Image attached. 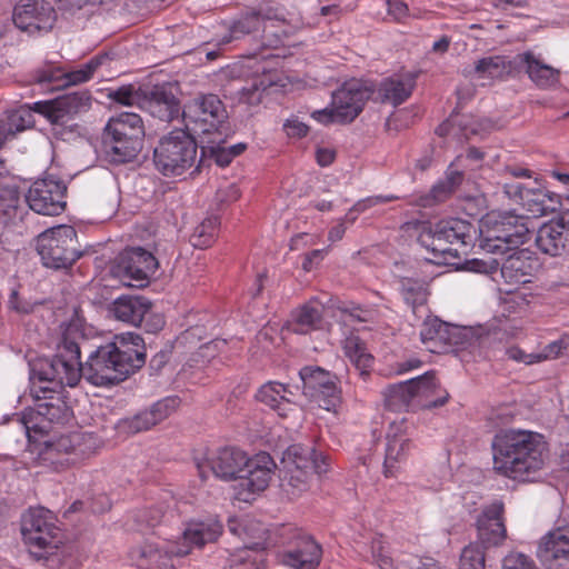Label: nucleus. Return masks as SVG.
Here are the masks:
<instances>
[{
    "label": "nucleus",
    "instance_id": "f257e3e1",
    "mask_svg": "<svg viewBox=\"0 0 569 569\" xmlns=\"http://www.w3.org/2000/svg\"><path fill=\"white\" fill-rule=\"evenodd\" d=\"M142 338L133 332L117 335L113 341L98 347L84 366L78 342L64 336L57 355L43 359L34 373L40 380L74 387L81 377L97 387L118 383L141 368L146 361Z\"/></svg>",
    "mask_w": 569,
    "mask_h": 569
},
{
    "label": "nucleus",
    "instance_id": "f03ea898",
    "mask_svg": "<svg viewBox=\"0 0 569 569\" xmlns=\"http://www.w3.org/2000/svg\"><path fill=\"white\" fill-rule=\"evenodd\" d=\"M492 459L498 475L518 482H532L546 467L548 447L540 433L512 429L493 438Z\"/></svg>",
    "mask_w": 569,
    "mask_h": 569
},
{
    "label": "nucleus",
    "instance_id": "7ed1b4c3",
    "mask_svg": "<svg viewBox=\"0 0 569 569\" xmlns=\"http://www.w3.org/2000/svg\"><path fill=\"white\" fill-rule=\"evenodd\" d=\"M221 532L222 526L216 519L193 520L187 523L181 541L162 545L146 542L131 551V558L144 569H177L181 558L189 555L193 547L201 548L214 542Z\"/></svg>",
    "mask_w": 569,
    "mask_h": 569
},
{
    "label": "nucleus",
    "instance_id": "20e7f679",
    "mask_svg": "<svg viewBox=\"0 0 569 569\" xmlns=\"http://www.w3.org/2000/svg\"><path fill=\"white\" fill-rule=\"evenodd\" d=\"M39 360L32 367V379H38L39 387L33 385L32 392L37 400L33 408L26 409L21 417L17 419V422L24 430L26 436L31 439V431L37 433H47L49 431L50 423H62L68 420L70 411L67 403L58 396L54 390L56 386L62 387L58 382H49L40 380L34 373V369L40 368Z\"/></svg>",
    "mask_w": 569,
    "mask_h": 569
},
{
    "label": "nucleus",
    "instance_id": "39448f33",
    "mask_svg": "<svg viewBox=\"0 0 569 569\" xmlns=\"http://www.w3.org/2000/svg\"><path fill=\"white\" fill-rule=\"evenodd\" d=\"M144 127L136 112H122L109 119L102 134L106 154L113 162L133 159L141 149Z\"/></svg>",
    "mask_w": 569,
    "mask_h": 569
},
{
    "label": "nucleus",
    "instance_id": "423d86ee",
    "mask_svg": "<svg viewBox=\"0 0 569 569\" xmlns=\"http://www.w3.org/2000/svg\"><path fill=\"white\" fill-rule=\"evenodd\" d=\"M372 92L367 81L350 79L332 93L329 107L313 111L311 117L322 124L350 123L361 113Z\"/></svg>",
    "mask_w": 569,
    "mask_h": 569
},
{
    "label": "nucleus",
    "instance_id": "0eeeda50",
    "mask_svg": "<svg viewBox=\"0 0 569 569\" xmlns=\"http://www.w3.org/2000/svg\"><path fill=\"white\" fill-rule=\"evenodd\" d=\"M197 160V143L183 129L164 134L153 150V162L159 172L167 177L181 176Z\"/></svg>",
    "mask_w": 569,
    "mask_h": 569
},
{
    "label": "nucleus",
    "instance_id": "6e6552de",
    "mask_svg": "<svg viewBox=\"0 0 569 569\" xmlns=\"http://www.w3.org/2000/svg\"><path fill=\"white\" fill-rule=\"evenodd\" d=\"M472 226L462 219L441 220L420 231L419 242L445 261L459 257V249L472 240Z\"/></svg>",
    "mask_w": 569,
    "mask_h": 569
},
{
    "label": "nucleus",
    "instance_id": "1a4fd4ad",
    "mask_svg": "<svg viewBox=\"0 0 569 569\" xmlns=\"http://www.w3.org/2000/svg\"><path fill=\"white\" fill-rule=\"evenodd\" d=\"M21 533L32 556L44 558L62 543L53 513L44 508H30L22 517Z\"/></svg>",
    "mask_w": 569,
    "mask_h": 569
},
{
    "label": "nucleus",
    "instance_id": "9d476101",
    "mask_svg": "<svg viewBox=\"0 0 569 569\" xmlns=\"http://www.w3.org/2000/svg\"><path fill=\"white\" fill-rule=\"evenodd\" d=\"M228 529L243 541V547L230 555L226 569H261L266 540L262 526L248 517H231Z\"/></svg>",
    "mask_w": 569,
    "mask_h": 569
},
{
    "label": "nucleus",
    "instance_id": "9b49d317",
    "mask_svg": "<svg viewBox=\"0 0 569 569\" xmlns=\"http://www.w3.org/2000/svg\"><path fill=\"white\" fill-rule=\"evenodd\" d=\"M480 247L489 253L506 254L523 242L528 228L518 217L490 213L480 223Z\"/></svg>",
    "mask_w": 569,
    "mask_h": 569
},
{
    "label": "nucleus",
    "instance_id": "f8f14e48",
    "mask_svg": "<svg viewBox=\"0 0 569 569\" xmlns=\"http://www.w3.org/2000/svg\"><path fill=\"white\" fill-rule=\"evenodd\" d=\"M37 248L48 268H68L80 257L77 232L71 226L61 224L42 232Z\"/></svg>",
    "mask_w": 569,
    "mask_h": 569
},
{
    "label": "nucleus",
    "instance_id": "ddd939ff",
    "mask_svg": "<svg viewBox=\"0 0 569 569\" xmlns=\"http://www.w3.org/2000/svg\"><path fill=\"white\" fill-rule=\"evenodd\" d=\"M420 340L426 350L445 353L471 347L476 339L470 329L443 322L437 317H428L421 326Z\"/></svg>",
    "mask_w": 569,
    "mask_h": 569
},
{
    "label": "nucleus",
    "instance_id": "4468645a",
    "mask_svg": "<svg viewBox=\"0 0 569 569\" xmlns=\"http://www.w3.org/2000/svg\"><path fill=\"white\" fill-rule=\"evenodd\" d=\"M274 469L273 459L266 452L248 458V463L233 485L234 499L248 503L254 501L268 488Z\"/></svg>",
    "mask_w": 569,
    "mask_h": 569
},
{
    "label": "nucleus",
    "instance_id": "2eb2a0df",
    "mask_svg": "<svg viewBox=\"0 0 569 569\" xmlns=\"http://www.w3.org/2000/svg\"><path fill=\"white\" fill-rule=\"evenodd\" d=\"M158 269L153 254L141 247L130 248L119 254L111 267V274L127 287H143Z\"/></svg>",
    "mask_w": 569,
    "mask_h": 569
},
{
    "label": "nucleus",
    "instance_id": "dca6fc26",
    "mask_svg": "<svg viewBox=\"0 0 569 569\" xmlns=\"http://www.w3.org/2000/svg\"><path fill=\"white\" fill-rule=\"evenodd\" d=\"M303 393L320 408L337 412L341 405V392L336 378L319 367H305L299 371Z\"/></svg>",
    "mask_w": 569,
    "mask_h": 569
},
{
    "label": "nucleus",
    "instance_id": "f3484780",
    "mask_svg": "<svg viewBox=\"0 0 569 569\" xmlns=\"http://www.w3.org/2000/svg\"><path fill=\"white\" fill-rule=\"evenodd\" d=\"M182 114L188 130L198 134L217 131L227 117L222 102L214 94L193 99Z\"/></svg>",
    "mask_w": 569,
    "mask_h": 569
},
{
    "label": "nucleus",
    "instance_id": "a211bd4d",
    "mask_svg": "<svg viewBox=\"0 0 569 569\" xmlns=\"http://www.w3.org/2000/svg\"><path fill=\"white\" fill-rule=\"evenodd\" d=\"M67 187L52 176L36 180L26 193V202L38 214L58 216L66 208Z\"/></svg>",
    "mask_w": 569,
    "mask_h": 569
},
{
    "label": "nucleus",
    "instance_id": "6ab92c4d",
    "mask_svg": "<svg viewBox=\"0 0 569 569\" xmlns=\"http://www.w3.org/2000/svg\"><path fill=\"white\" fill-rule=\"evenodd\" d=\"M505 192L518 201L533 217L556 212L561 207V197L536 181L532 187L522 183H507Z\"/></svg>",
    "mask_w": 569,
    "mask_h": 569
},
{
    "label": "nucleus",
    "instance_id": "aec40b11",
    "mask_svg": "<svg viewBox=\"0 0 569 569\" xmlns=\"http://www.w3.org/2000/svg\"><path fill=\"white\" fill-rule=\"evenodd\" d=\"M248 463V456L237 448H222L209 457L197 459L196 466L202 480L210 475L224 481H237L239 475Z\"/></svg>",
    "mask_w": 569,
    "mask_h": 569
},
{
    "label": "nucleus",
    "instance_id": "412c9836",
    "mask_svg": "<svg viewBox=\"0 0 569 569\" xmlns=\"http://www.w3.org/2000/svg\"><path fill=\"white\" fill-rule=\"evenodd\" d=\"M310 448L301 445L290 446L282 459L286 476L283 487L292 496H297L309 488L310 473Z\"/></svg>",
    "mask_w": 569,
    "mask_h": 569
},
{
    "label": "nucleus",
    "instance_id": "4be33fe9",
    "mask_svg": "<svg viewBox=\"0 0 569 569\" xmlns=\"http://www.w3.org/2000/svg\"><path fill=\"white\" fill-rule=\"evenodd\" d=\"M56 20L53 7L44 0H21L13 9L12 21L21 31H48Z\"/></svg>",
    "mask_w": 569,
    "mask_h": 569
},
{
    "label": "nucleus",
    "instance_id": "5701e85b",
    "mask_svg": "<svg viewBox=\"0 0 569 569\" xmlns=\"http://www.w3.org/2000/svg\"><path fill=\"white\" fill-rule=\"evenodd\" d=\"M90 107L91 97L87 91L72 92L51 101L34 103V110L56 124H63L72 117L86 112Z\"/></svg>",
    "mask_w": 569,
    "mask_h": 569
},
{
    "label": "nucleus",
    "instance_id": "b1692460",
    "mask_svg": "<svg viewBox=\"0 0 569 569\" xmlns=\"http://www.w3.org/2000/svg\"><path fill=\"white\" fill-rule=\"evenodd\" d=\"M412 448L413 445L406 433L405 423L402 421L390 423L386 436L383 461V472L387 477L396 476L407 462Z\"/></svg>",
    "mask_w": 569,
    "mask_h": 569
},
{
    "label": "nucleus",
    "instance_id": "393cba45",
    "mask_svg": "<svg viewBox=\"0 0 569 569\" xmlns=\"http://www.w3.org/2000/svg\"><path fill=\"white\" fill-rule=\"evenodd\" d=\"M104 60H107V56H96L84 64L70 71L49 67L38 73L37 81L39 83L52 84L56 89L81 84L92 78Z\"/></svg>",
    "mask_w": 569,
    "mask_h": 569
},
{
    "label": "nucleus",
    "instance_id": "a878e982",
    "mask_svg": "<svg viewBox=\"0 0 569 569\" xmlns=\"http://www.w3.org/2000/svg\"><path fill=\"white\" fill-rule=\"evenodd\" d=\"M179 405L180 400L178 397L163 398L153 403L149 409L142 410L131 418L121 420L120 428L131 433L149 430L167 419L176 411Z\"/></svg>",
    "mask_w": 569,
    "mask_h": 569
},
{
    "label": "nucleus",
    "instance_id": "bb28decb",
    "mask_svg": "<svg viewBox=\"0 0 569 569\" xmlns=\"http://www.w3.org/2000/svg\"><path fill=\"white\" fill-rule=\"evenodd\" d=\"M539 268V260L533 252L528 249H519L505 258L500 272L507 283L520 284L530 282Z\"/></svg>",
    "mask_w": 569,
    "mask_h": 569
},
{
    "label": "nucleus",
    "instance_id": "cd10ccee",
    "mask_svg": "<svg viewBox=\"0 0 569 569\" xmlns=\"http://www.w3.org/2000/svg\"><path fill=\"white\" fill-rule=\"evenodd\" d=\"M515 66L522 70L540 89H550L558 84L560 70L545 62L540 54L526 51L515 57Z\"/></svg>",
    "mask_w": 569,
    "mask_h": 569
},
{
    "label": "nucleus",
    "instance_id": "c85d7f7f",
    "mask_svg": "<svg viewBox=\"0 0 569 569\" xmlns=\"http://www.w3.org/2000/svg\"><path fill=\"white\" fill-rule=\"evenodd\" d=\"M537 556L547 569H560L569 557V528H558L546 535Z\"/></svg>",
    "mask_w": 569,
    "mask_h": 569
},
{
    "label": "nucleus",
    "instance_id": "c756f323",
    "mask_svg": "<svg viewBox=\"0 0 569 569\" xmlns=\"http://www.w3.org/2000/svg\"><path fill=\"white\" fill-rule=\"evenodd\" d=\"M141 110L162 121H171L178 117L180 107L171 90L164 86H156L150 91H144Z\"/></svg>",
    "mask_w": 569,
    "mask_h": 569
},
{
    "label": "nucleus",
    "instance_id": "7c9ffc66",
    "mask_svg": "<svg viewBox=\"0 0 569 569\" xmlns=\"http://www.w3.org/2000/svg\"><path fill=\"white\" fill-rule=\"evenodd\" d=\"M321 556V547L312 538L301 537L293 548L281 555V561L292 569H316Z\"/></svg>",
    "mask_w": 569,
    "mask_h": 569
},
{
    "label": "nucleus",
    "instance_id": "2f4dec72",
    "mask_svg": "<svg viewBox=\"0 0 569 569\" xmlns=\"http://www.w3.org/2000/svg\"><path fill=\"white\" fill-rule=\"evenodd\" d=\"M503 503L495 500L485 509L478 519L479 537L487 543L499 545L506 538L503 523Z\"/></svg>",
    "mask_w": 569,
    "mask_h": 569
},
{
    "label": "nucleus",
    "instance_id": "473e14b6",
    "mask_svg": "<svg viewBox=\"0 0 569 569\" xmlns=\"http://www.w3.org/2000/svg\"><path fill=\"white\" fill-rule=\"evenodd\" d=\"M150 309L151 302L147 298L122 296L112 302L110 311L117 320L138 327L150 312Z\"/></svg>",
    "mask_w": 569,
    "mask_h": 569
},
{
    "label": "nucleus",
    "instance_id": "72a5a7b5",
    "mask_svg": "<svg viewBox=\"0 0 569 569\" xmlns=\"http://www.w3.org/2000/svg\"><path fill=\"white\" fill-rule=\"evenodd\" d=\"M565 219L559 218L543 223L537 231L536 244L543 253L550 257H559L566 248Z\"/></svg>",
    "mask_w": 569,
    "mask_h": 569
},
{
    "label": "nucleus",
    "instance_id": "f704fd0d",
    "mask_svg": "<svg viewBox=\"0 0 569 569\" xmlns=\"http://www.w3.org/2000/svg\"><path fill=\"white\" fill-rule=\"evenodd\" d=\"M293 393L282 383L269 381L262 385L256 393L261 403L274 410L280 417H288L295 410L291 397Z\"/></svg>",
    "mask_w": 569,
    "mask_h": 569
},
{
    "label": "nucleus",
    "instance_id": "c9c22d12",
    "mask_svg": "<svg viewBox=\"0 0 569 569\" xmlns=\"http://www.w3.org/2000/svg\"><path fill=\"white\" fill-rule=\"evenodd\" d=\"M415 86L416 74L412 72L390 77L382 80L379 84L378 96L382 102H388L397 107L411 96Z\"/></svg>",
    "mask_w": 569,
    "mask_h": 569
},
{
    "label": "nucleus",
    "instance_id": "e433bc0d",
    "mask_svg": "<svg viewBox=\"0 0 569 569\" xmlns=\"http://www.w3.org/2000/svg\"><path fill=\"white\" fill-rule=\"evenodd\" d=\"M516 68L515 60L511 61L502 56H489L479 59L473 69L466 74L478 80H502Z\"/></svg>",
    "mask_w": 569,
    "mask_h": 569
},
{
    "label": "nucleus",
    "instance_id": "4c0bfd02",
    "mask_svg": "<svg viewBox=\"0 0 569 569\" xmlns=\"http://www.w3.org/2000/svg\"><path fill=\"white\" fill-rule=\"evenodd\" d=\"M322 319V305L318 300H310L291 313L287 329L295 333L307 335L320 327Z\"/></svg>",
    "mask_w": 569,
    "mask_h": 569
},
{
    "label": "nucleus",
    "instance_id": "58836bf2",
    "mask_svg": "<svg viewBox=\"0 0 569 569\" xmlns=\"http://www.w3.org/2000/svg\"><path fill=\"white\" fill-rule=\"evenodd\" d=\"M342 348L346 357L350 360L359 375H367L372 363V357L367 352L366 346L360 338L356 335L346 337Z\"/></svg>",
    "mask_w": 569,
    "mask_h": 569
},
{
    "label": "nucleus",
    "instance_id": "ea45409f",
    "mask_svg": "<svg viewBox=\"0 0 569 569\" xmlns=\"http://www.w3.org/2000/svg\"><path fill=\"white\" fill-rule=\"evenodd\" d=\"M33 114L27 108H19L8 114L7 121L0 122V147L4 141L33 124Z\"/></svg>",
    "mask_w": 569,
    "mask_h": 569
},
{
    "label": "nucleus",
    "instance_id": "a19ab883",
    "mask_svg": "<svg viewBox=\"0 0 569 569\" xmlns=\"http://www.w3.org/2000/svg\"><path fill=\"white\" fill-rule=\"evenodd\" d=\"M262 20L256 13L248 14L228 27V33L223 34L220 43L227 44L234 40H239L244 36L260 30Z\"/></svg>",
    "mask_w": 569,
    "mask_h": 569
},
{
    "label": "nucleus",
    "instance_id": "79ce46f5",
    "mask_svg": "<svg viewBox=\"0 0 569 569\" xmlns=\"http://www.w3.org/2000/svg\"><path fill=\"white\" fill-rule=\"evenodd\" d=\"M436 388L435 377L426 373L415 379H410L396 387V391L403 400L411 397H428L429 393Z\"/></svg>",
    "mask_w": 569,
    "mask_h": 569
},
{
    "label": "nucleus",
    "instance_id": "37998d69",
    "mask_svg": "<svg viewBox=\"0 0 569 569\" xmlns=\"http://www.w3.org/2000/svg\"><path fill=\"white\" fill-rule=\"evenodd\" d=\"M219 221L217 217H208L194 228L190 241L196 248H207L211 246L217 236Z\"/></svg>",
    "mask_w": 569,
    "mask_h": 569
},
{
    "label": "nucleus",
    "instance_id": "c03bdc74",
    "mask_svg": "<svg viewBox=\"0 0 569 569\" xmlns=\"http://www.w3.org/2000/svg\"><path fill=\"white\" fill-rule=\"evenodd\" d=\"M144 91L136 88L132 84L122 86L117 89H111L108 92V98L118 104L124 107H138L141 109Z\"/></svg>",
    "mask_w": 569,
    "mask_h": 569
},
{
    "label": "nucleus",
    "instance_id": "a18cd8bd",
    "mask_svg": "<svg viewBox=\"0 0 569 569\" xmlns=\"http://www.w3.org/2000/svg\"><path fill=\"white\" fill-rule=\"evenodd\" d=\"M401 293L406 303L409 305L413 311H416L417 308L422 307L428 297L425 284L411 279H405L401 281Z\"/></svg>",
    "mask_w": 569,
    "mask_h": 569
},
{
    "label": "nucleus",
    "instance_id": "49530a36",
    "mask_svg": "<svg viewBox=\"0 0 569 569\" xmlns=\"http://www.w3.org/2000/svg\"><path fill=\"white\" fill-rule=\"evenodd\" d=\"M20 201L17 186L11 183L0 184V214L11 217L16 212Z\"/></svg>",
    "mask_w": 569,
    "mask_h": 569
},
{
    "label": "nucleus",
    "instance_id": "de8ad7c7",
    "mask_svg": "<svg viewBox=\"0 0 569 569\" xmlns=\"http://www.w3.org/2000/svg\"><path fill=\"white\" fill-rule=\"evenodd\" d=\"M459 569H485V552L481 546H467L460 557Z\"/></svg>",
    "mask_w": 569,
    "mask_h": 569
},
{
    "label": "nucleus",
    "instance_id": "09e8293b",
    "mask_svg": "<svg viewBox=\"0 0 569 569\" xmlns=\"http://www.w3.org/2000/svg\"><path fill=\"white\" fill-rule=\"evenodd\" d=\"M371 555L373 562L378 566L379 569H393V560L389 555L385 546V541L379 539H373L371 542Z\"/></svg>",
    "mask_w": 569,
    "mask_h": 569
},
{
    "label": "nucleus",
    "instance_id": "8fccbe9b",
    "mask_svg": "<svg viewBox=\"0 0 569 569\" xmlns=\"http://www.w3.org/2000/svg\"><path fill=\"white\" fill-rule=\"evenodd\" d=\"M171 513V511L164 510L162 507L149 508L139 512L138 521L146 527H156L166 521L168 515Z\"/></svg>",
    "mask_w": 569,
    "mask_h": 569
},
{
    "label": "nucleus",
    "instance_id": "3c124183",
    "mask_svg": "<svg viewBox=\"0 0 569 569\" xmlns=\"http://www.w3.org/2000/svg\"><path fill=\"white\" fill-rule=\"evenodd\" d=\"M393 199H396V197H393V196L368 197V198L359 200L357 203H355V206L351 208V212L362 213L369 208L389 202Z\"/></svg>",
    "mask_w": 569,
    "mask_h": 569
},
{
    "label": "nucleus",
    "instance_id": "603ef678",
    "mask_svg": "<svg viewBox=\"0 0 569 569\" xmlns=\"http://www.w3.org/2000/svg\"><path fill=\"white\" fill-rule=\"evenodd\" d=\"M393 199H396V197H393V196L368 197V198L359 200L357 203H355V206L351 208V212L362 213L369 208L389 202Z\"/></svg>",
    "mask_w": 569,
    "mask_h": 569
},
{
    "label": "nucleus",
    "instance_id": "864d4df0",
    "mask_svg": "<svg viewBox=\"0 0 569 569\" xmlns=\"http://www.w3.org/2000/svg\"><path fill=\"white\" fill-rule=\"evenodd\" d=\"M503 569H531V561L523 553L511 552L503 560Z\"/></svg>",
    "mask_w": 569,
    "mask_h": 569
},
{
    "label": "nucleus",
    "instance_id": "5fc2aeb1",
    "mask_svg": "<svg viewBox=\"0 0 569 569\" xmlns=\"http://www.w3.org/2000/svg\"><path fill=\"white\" fill-rule=\"evenodd\" d=\"M283 129L290 138H302L307 136L309 131L308 126L295 117L284 122Z\"/></svg>",
    "mask_w": 569,
    "mask_h": 569
},
{
    "label": "nucleus",
    "instance_id": "6e6d98bb",
    "mask_svg": "<svg viewBox=\"0 0 569 569\" xmlns=\"http://www.w3.org/2000/svg\"><path fill=\"white\" fill-rule=\"evenodd\" d=\"M567 347V343L563 342V340H555L550 343H548L542 351L537 352V361H543L547 359H555L557 358L561 351Z\"/></svg>",
    "mask_w": 569,
    "mask_h": 569
},
{
    "label": "nucleus",
    "instance_id": "4d7b16f0",
    "mask_svg": "<svg viewBox=\"0 0 569 569\" xmlns=\"http://www.w3.org/2000/svg\"><path fill=\"white\" fill-rule=\"evenodd\" d=\"M60 8L67 12L74 13L87 7H94L100 4L103 0H58Z\"/></svg>",
    "mask_w": 569,
    "mask_h": 569
},
{
    "label": "nucleus",
    "instance_id": "13d9d810",
    "mask_svg": "<svg viewBox=\"0 0 569 569\" xmlns=\"http://www.w3.org/2000/svg\"><path fill=\"white\" fill-rule=\"evenodd\" d=\"M209 149L211 157L220 167L228 166L233 159L232 151H229L227 147L218 144L216 147H210Z\"/></svg>",
    "mask_w": 569,
    "mask_h": 569
},
{
    "label": "nucleus",
    "instance_id": "bf43d9fd",
    "mask_svg": "<svg viewBox=\"0 0 569 569\" xmlns=\"http://www.w3.org/2000/svg\"><path fill=\"white\" fill-rule=\"evenodd\" d=\"M509 359L515 360L517 362H522L525 365L537 363L536 353H526L518 347H510L506 351Z\"/></svg>",
    "mask_w": 569,
    "mask_h": 569
},
{
    "label": "nucleus",
    "instance_id": "052dcab7",
    "mask_svg": "<svg viewBox=\"0 0 569 569\" xmlns=\"http://www.w3.org/2000/svg\"><path fill=\"white\" fill-rule=\"evenodd\" d=\"M310 473L316 472L318 475L326 473L328 471V463L325 456L317 453L310 448Z\"/></svg>",
    "mask_w": 569,
    "mask_h": 569
},
{
    "label": "nucleus",
    "instance_id": "680f3d73",
    "mask_svg": "<svg viewBox=\"0 0 569 569\" xmlns=\"http://www.w3.org/2000/svg\"><path fill=\"white\" fill-rule=\"evenodd\" d=\"M10 307L17 312L29 313L33 310V303L22 300L17 291H12L9 299Z\"/></svg>",
    "mask_w": 569,
    "mask_h": 569
},
{
    "label": "nucleus",
    "instance_id": "e2e57ef3",
    "mask_svg": "<svg viewBox=\"0 0 569 569\" xmlns=\"http://www.w3.org/2000/svg\"><path fill=\"white\" fill-rule=\"evenodd\" d=\"M463 180V173L460 171L455 163H451L446 172L445 181L453 190L461 184Z\"/></svg>",
    "mask_w": 569,
    "mask_h": 569
},
{
    "label": "nucleus",
    "instance_id": "0e129e2a",
    "mask_svg": "<svg viewBox=\"0 0 569 569\" xmlns=\"http://www.w3.org/2000/svg\"><path fill=\"white\" fill-rule=\"evenodd\" d=\"M388 13L393 17L395 20H402L408 14V7L401 1H387Z\"/></svg>",
    "mask_w": 569,
    "mask_h": 569
},
{
    "label": "nucleus",
    "instance_id": "69168bd1",
    "mask_svg": "<svg viewBox=\"0 0 569 569\" xmlns=\"http://www.w3.org/2000/svg\"><path fill=\"white\" fill-rule=\"evenodd\" d=\"M453 191L455 190L448 186L445 180H441L432 187L430 194L432 199L438 202L445 200Z\"/></svg>",
    "mask_w": 569,
    "mask_h": 569
},
{
    "label": "nucleus",
    "instance_id": "338daca9",
    "mask_svg": "<svg viewBox=\"0 0 569 569\" xmlns=\"http://www.w3.org/2000/svg\"><path fill=\"white\" fill-rule=\"evenodd\" d=\"M335 156H336L335 151L329 148H319L316 152L317 162L321 167H327V166L331 164L332 161L335 160Z\"/></svg>",
    "mask_w": 569,
    "mask_h": 569
},
{
    "label": "nucleus",
    "instance_id": "774afa93",
    "mask_svg": "<svg viewBox=\"0 0 569 569\" xmlns=\"http://www.w3.org/2000/svg\"><path fill=\"white\" fill-rule=\"evenodd\" d=\"M223 345H224V341H221V340L210 341L200 347L199 355L201 357H206V358L213 357L214 352L218 350V348Z\"/></svg>",
    "mask_w": 569,
    "mask_h": 569
}]
</instances>
